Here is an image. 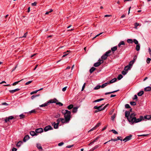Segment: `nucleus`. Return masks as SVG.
<instances>
[{
    "instance_id": "1",
    "label": "nucleus",
    "mask_w": 151,
    "mask_h": 151,
    "mask_svg": "<svg viewBox=\"0 0 151 151\" xmlns=\"http://www.w3.org/2000/svg\"><path fill=\"white\" fill-rule=\"evenodd\" d=\"M136 114L132 113L131 114V117H132L131 120H130V123L133 124L134 123H137L141 122L142 120H144L143 119V116H140L139 118L136 119L135 117Z\"/></svg>"
},
{
    "instance_id": "2",
    "label": "nucleus",
    "mask_w": 151,
    "mask_h": 151,
    "mask_svg": "<svg viewBox=\"0 0 151 151\" xmlns=\"http://www.w3.org/2000/svg\"><path fill=\"white\" fill-rule=\"evenodd\" d=\"M62 113L64 114V118L66 119V121L68 120L69 121L71 117L70 112L67 110H63L62 111Z\"/></svg>"
},
{
    "instance_id": "3",
    "label": "nucleus",
    "mask_w": 151,
    "mask_h": 151,
    "mask_svg": "<svg viewBox=\"0 0 151 151\" xmlns=\"http://www.w3.org/2000/svg\"><path fill=\"white\" fill-rule=\"evenodd\" d=\"M111 51L110 50H109L107 51L105 54L103 55L101 57V58L102 60H105L107 58V57L110 55V53L111 52Z\"/></svg>"
},
{
    "instance_id": "4",
    "label": "nucleus",
    "mask_w": 151,
    "mask_h": 151,
    "mask_svg": "<svg viewBox=\"0 0 151 151\" xmlns=\"http://www.w3.org/2000/svg\"><path fill=\"white\" fill-rule=\"evenodd\" d=\"M125 116L126 117L129 122L130 123V120L132 119V117H131V114L130 115V112L128 111H126L125 113Z\"/></svg>"
},
{
    "instance_id": "5",
    "label": "nucleus",
    "mask_w": 151,
    "mask_h": 151,
    "mask_svg": "<svg viewBox=\"0 0 151 151\" xmlns=\"http://www.w3.org/2000/svg\"><path fill=\"white\" fill-rule=\"evenodd\" d=\"M104 62V61L102 60H101V59H99L98 62L95 63L94 64L93 66L95 67H97L99 66L101 63H103Z\"/></svg>"
},
{
    "instance_id": "6",
    "label": "nucleus",
    "mask_w": 151,
    "mask_h": 151,
    "mask_svg": "<svg viewBox=\"0 0 151 151\" xmlns=\"http://www.w3.org/2000/svg\"><path fill=\"white\" fill-rule=\"evenodd\" d=\"M14 119V117L12 116H10L8 117H6L5 119V122L6 123L8 122H9L10 120H12Z\"/></svg>"
},
{
    "instance_id": "7",
    "label": "nucleus",
    "mask_w": 151,
    "mask_h": 151,
    "mask_svg": "<svg viewBox=\"0 0 151 151\" xmlns=\"http://www.w3.org/2000/svg\"><path fill=\"white\" fill-rule=\"evenodd\" d=\"M53 128L50 125H48L46 126L44 128V130L45 132H46L50 130H52Z\"/></svg>"
},
{
    "instance_id": "8",
    "label": "nucleus",
    "mask_w": 151,
    "mask_h": 151,
    "mask_svg": "<svg viewBox=\"0 0 151 151\" xmlns=\"http://www.w3.org/2000/svg\"><path fill=\"white\" fill-rule=\"evenodd\" d=\"M132 137V135H130L126 137L125 138H124L123 139V141H124L125 142H126L127 141H128L131 139V137Z\"/></svg>"
},
{
    "instance_id": "9",
    "label": "nucleus",
    "mask_w": 151,
    "mask_h": 151,
    "mask_svg": "<svg viewBox=\"0 0 151 151\" xmlns=\"http://www.w3.org/2000/svg\"><path fill=\"white\" fill-rule=\"evenodd\" d=\"M43 129L42 128H39L36 129L35 130V132L36 133H41L43 132Z\"/></svg>"
},
{
    "instance_id": "10",
    "label": "nucleus",
    "mask_w": 151,
    "mask_h": 151,
    "mask_svg": "<svg viewBox=\"0 0 151 151\" xmlns=\"http://www.w3.org/2000/svg\"><path fill=\"white\" fill-rule=\"evenodd\" d=\"M101 124L100 123H97L95 127H94L93 128L90 129V130H89L88 132L92 131L94 129H96L97 128L99 127L101 125Z\"/></svg>"
},
{
    "instance_id": "11",
    "label": "nucleus",
    "mask_w": 151,
    "mask_h": 151,
    "mask_svg": "<svg viewBox=\"0 0 151 151\" xmlns=\"http://www.w3.org/2000/svg\"><path fill=\"white\" fill-rule=\"evenodd\" d=\"M52 125L53 126L54 128L55 129H57L58 128L59 124L58 123H56L55 122L52 123Z\"/></svg>"
},
{
    "instance_id": "12",
    "label": "nucleus",
    "mask_w": 151,
    "mask_h": 151,
    "mask_svg": "<svg viewBox=\"0 0 151 151\" xmlns=\"http://www.w3.org/2000/svg\"><path fill=\"white\" fill-rule=\"evenodd\" d=\"M58 101L56 99H54L53 100H50L49 101H47V102L49 103V105L50 103H56V101Z\"/></svg>"
},
{
    "instance_id": "13",
    "label": "nucleus",
    "mask_w": 151,
    "mask_h": 151,
    "mask_svg": "<svg viewBox=\"0 0 151 151\" xmlns=\"http://www.w3.org/2000/svg\"><path fill=\"white\" fill-rule=\"evenodd\" d=\"M61 122L63 123H68L69 121L68 120L66 121V119L65 118V119H64L61 118Z\"/></svg>"
},
{
    "instance_id": "14",
    "label": "nucleus",
    "mask_w": 151,
    "mask_h": 151,
    "mask_svg": "<svg viewBox=\"0 0 151 151\" xmlns=\"http://www.w3.org/2000/svg\"><path fill=\"white\" fill-rule=\"evenodd\" d=\"M150 117L151 116L150 115L145 116L144 117L143 116V120H144L145 119H147V120H150L151 119V117Z\"/></svg>"
},
{
    "instance_id": "15",
    "label": "nucleus",
    "mask_w": 151,
    "mask_h": 151,
    "mask_svg": "<svg viewBox=\"0 0 151 151\" xmlns=\"http://www.w3.org/2000/svg\"><path fill=\"white\" fill-rule=\"evenodd\" d=\"M20 89L19 88H16L14 90H10L9 91L10 93H13L16 92L17 91L20 90Z\"/></svg>"
},
{
    "instance_id": "16",
    "label": "nucleus",
    "mask_w": 151,
    "mask_h": 151,
    "mask_svg": "<svg viewBox=\"0 0 151 151\" xmlns=\"http://www.w3.org/2000/svg\"><path fill=\"white\" fill-rule=\"evenodd\" d=\"M49 105V103L47 102L39 106L40 107H44L47 106Z\"/></svg>"
},
{
    "instance_id": "17",
    "label": "nucleus",
    "mask_w": 151,
    "mask_h": 151,
    "mask_svg": "<svg viewBox=\"0 0 151 151\" xmlns=\"http://www.w3.org/2000/svg\"><path fill=\"white\" fill-rule=\"evenodd\" d=\"M29 136L28 135H26L24 137V138L23 139V141L24 142H25L28 139H29Z\"/></svg>"
},
{
    "instance_id": "18",
    "label": "nucleus",
    "mask_w": 151,
    "mask_h": 151,
    "mask_svg": "<svg viewBox=\"0 0 151 151\" xmlns=\"http://www.w3.org/2000/svg\"><path fill=\"white\" fill-rule=\"evenodd\" d=\"M104 105V104H102L101 106H98L97 110L99 111L103 110L104 109V108H102L103 106Z\"/></svg>"
},
{
    "instance_id": "19",
    "label": "nucleus",
    "mask_w": 151,
    "mask_h": 151,
    "mask_svg": "<svg viewBox=\"0 0 151 151\" xmlns=\"http://www.w3.org/2000/svg\"><path fill=\"white\" fill-rule=\"evenodd\" d=\"M144 90L147 91H150L151 90V87L150 86H147L144 88Z\"/></svg>"
},
{
    "instance_id": "20",
    "label": "nucleus",
    "mask_w": 151,
    "mask_h": 151,
    "mask_svg": "<svg viewBox=\"0 0 151 151\" xmlns=\"http://www.w3.org/2000/svg\"><path fill=\"white\" fill-rule=\"evenodd\" d=\"M30 134L32 136H36L37 135V134L34 131H31L30 132Z\"/></svg>"
},
{
    "instance_id": "21",
    "label": "nucleus",
    "mask_w": 151,
    "mask_h": 151,
    "mask_svg": "<svg viewBox=\"0 0 151 151\" xmlns=\"http://www.w3.org/2000/svg\"><path fill=\"white\" fill-rule=\"evenodd\" d=\"M125 43L124 41H122L120 42L118 45V46L120 47L121 45H124Z\"/></svg>"
},
{
    "instance_id": "22",
    "label": "nucleus",
    "mask_w": 151,
    "mask_h": 151,
    "mask_svg": "<svg viewBox=\"0 0 151 151\" xmlns=\"http://www.w3.org/2000/svg\"><path fill=\"white\" fill-rule=\"evenodd\" d=\"M37 147L39 149L42 150V146L40 144L37 143Z\"/></svg>"
},
{
    "instance_id": "23",
    "label": "nucleus",
    "mask_w": 151,
    "mask_h": 151,
    "mask_svg": "<svg viewBox=\"0 0 151 151\" xmlns=\"http://www.w3.org/2000/svg\"><path fill=\"white\" fill-rule=\"evenodd\" d=\"M23 142L22 141H19L17 144L16 146L18 147H20L22 144Z\"/></svg>"
},
{
    "instance_id": "24",
    "label": "nucleus",
    "mask_w": 151,
    "mask_h": 151,
    "mask_svg": "<svg viewBox=\"0 0 151 151\" xmlns=\"http://www.w3.org/2000/svg\"><path fill=\"white\" fill-rule=\"evenodd\" d=\"M131 68V67L130 66H129L127 65L125 67L124 70H125L127 71L128 70H130Z\"/></svg>"
},
{
    "instance_id": "25",
    "label": "nucleus",
    "mask_w": 151,
    "mask_h": 151,
    "mask_svg": "<svg viewBox=\"0 0 151 151\" xmlns=\"http://www.w3.org/2000/svg\"><path fill=\"white\" fill-rule=\"evenodd\" d=\"M78 108L77 107H75L73 108L72 110V112L75 113L77 112Z\"/></svg>"
},
{
    "instance_id": "26",
    "label": "nucleus",
    "mask_w": 151,
    "mask_h": 151,
    "mask_svg": "<svg viewBox=\"0 0 151 151\" xmlns=\"http://www.w3.org/2000/svg\"><path fill=\"white\" fill-rule=\"evenodd\" d=\"M96 68L94 67H92L90 70V73H92L95 70Z\"/></svg>"
},
{
    "instance_id": "27",
    "label": "nucleus",
    "mask_w": 151,
    "mask_h": 151,
    "mask_svg": "<svg viewBox=\"0 0 151 151\" xmlns=\"http://www.w3.org/2000/svg\"><path fill=\"white\" fill-rule=\"evenodd\" d=\"M117 80L116 78H114L110 81L109 83H111L115 82Z\"/></svg>"
},
{
    "instance_id": "28",
    "label": "nucleus",
    "mask_w": 151,
    "mask_h": 151,
    "mask_svg": "<svg viewBox=\"0 0 151 151\" xmlns=\"http://www.w3.org/2000/svg\"><path fill=\"white\" fill-rule=\"evenodd\" d=\"M140 44H139L136 45V50L137 51H139L140 50Z\"/></svg>"
},
{
    "instance_id": "29",
    "label": "nucleus",
    "mask_w": 151,
    "mask_h": 151,
    "mask_svg": "<svg viewBox=\"0 0 151 151\" xmlns=\"http://www.w3.org/2000/svg\"><path fill=\"white\" fill-rule=\"evenodd\" d=\"M127 41L128 43L132 44L133 42V40L132 39H129L127 40Z\"/></svg>"
},
{
    "instance_id": "30",
    "label": "nucleus",
    "mask_w": 151,
    "mask_h": 151,
    "mask_svg": "<svg viewBox=\"0 0 151 151\" xmlns=\"http://www.w3.org/2000/svg\"><path fill=\"white\" fill-rule=\"evenodd\" d=\"M134 60H132L130 62L129 65H128V66H130L131 67L132 66V65L134 63Z\"/></svg>"
},
{
    "instance_id": "31",
    "label": "nucleus",
    "mask_w": 151,
    "mask_h": 151,
    "mask_svg": "<svg viewBox=\"0 0 151 151\" xmlns=\"http://www.w3.org/2000/svg\"><path fill=\"white\" fill-rule=\"evenodd\" d=\"M144 93V91H141L138 92L137 93V95L139 96H141Z\"/></svg>"
},
{
    "instance_id": "32",
    "label": "nucleus",
    "mask_w": 151,
    "mask_h": 151,
    "mask_svg": "<svg viewBox=\"0 0 151 151\" xmlns=\"http://www.w3.org/2000/svg\"><path fill=\"white\" fill-rule=\"evenodd\" d=\"M109 83H106L102 85L101 86V88H103L106 86L107 85L109 84Z\"/></svg>"
},
{
    "instance_id": "33",
    "label": "nucleus",
    "mask_w": 151,
    "mask_h": 151,
    "mask_svg": "<svg viewBox=\"0 0 151 151\" xmlns=\"http://www.w3.org/2000/svg\"><path fill=\"white\" fill-rule=\"evenodd\" d=\"M117 49V46H114L111 48V50L112 52L115 51Z\"/></svg>"
},
{
    "instance_id": "34",
    "label": "nucleus",
    "mask_w": 151,
    "mask_h": 151,
    "mask_svg": "<svg viewBox=\"0 0 151 151\" xmlns=\"http://www.w3.org/2000/svg\"><path fill=\"white\" fill-rule=\"evenodd\" d=\"M23 79H22L20 81H16V82H15L14 83L12 84V85L13 86H15L18 83H19V82H20L21 81H22V80H23Z\"/></svg>"
},
{
    "instance_id": "35",
    "label": "nucleus",
    "mask_w": 151,
    "mask_h": 151,
    "mask_svg": "<svg viewBox=\"0 0 151 151\" xmlns=\"http://www.w3.org/2000/svg\"><path fill=\"white\" fill-rule=\"evenodd\" d=\"M40 95V94H38L36 95H33L31 97V99H33L39 96Z\"/></svg>"
},
{
    "instance_id": "36",
    "label": "nucleus",
    "mask_w": 151,
    "mask_h": 151,
    "mask_svg": "<svg viewBox=\"0 0 151 151\" xmlns=\"http://www.w3.org/2000/svg\"><path fill=\"white\" fill-rule=\"evenodd\" d=\"M116 114H114L113 115L111 116V120L112 121H114V119L116 117Z\"/></svg>"
},
{
    "instance_id": "37",
    "label": "nucleus",
    "mask_w": 151,
    "mask_h": 151,
    "mask_svg": "<svg viewBox=\"0 0 151 151\" xmlns=\"http://www.w3.org/2000/svg\"><path fill=\"white\" fill-rule=\"evenodd\" d=\"M73 105L70 104V105L68 106L67 108L69 109H72V108H73Z\"/></svg>"
},
{
    "instance_id": "38",
    "label": "nucleus",
    "mask_w": 151,
    "mask_h": 151,
    "mask_svg": "<svg viewBox=\"0 0 151 151\" xmlns=\"http://www.w3.org/2000/svg\"><path fill=\"white\" fill-rule=\"evenodd\" d=\"M133 42H134V43L136 45H138L139 44L138 43V41L135 39H134L133 40Z\"/></svg>"
},
{
    "instance_id": "39",
    "label": "nucleus",
    "mask_w": 151,
    "mask_h": 151,
    "mask_svg": "<svg viewBox=\"0 0 151 151\" xmlns=\"http://www.w3.org/2000/svg\"><path fill=\"white\" fill-rule=\"evenodd\" d=\"M122 78H123L121 74H119V76L117 77V79L119 80H120Z\"/></svg>"
},
{
    "instance_id": "40",
    "label": "nucleus",
    "mask_w": 151,
    "mask_h": 151,
    "mask_svg": "<svg viewBox=\"0 0 151 151\" xmlns=\"http://www.w3.org/2000/svg\"><path fill=\"white\" fill-rule=\"evenodd\" d=\"M101 87V86L100 85H98L96 86L94 88V89L97 90L98 89H99Z\"/></svg>"
},
{
    "instance_id": "41",
    "label": "nucleus",
    "mask_w": 151,
    "mask_h": 151,
    "mask_svg": "<svg viewBox=\"0 0 151 151\" xmlns=\"http://www.w3.org/2000/svg\"><path fill=\"white\" fill-rule=\"evenodd\" d=\"M130 104L132 105L135 106L136 104V103L134 101H131L130 102Z\"/></svg>"
},
{
    "instance_id": "42",
    "label": "nucleus",
    "mask_w": 151,
    "mask_h": 151,
    "mask_svg": "<svg viewBox=\"0 0 151 151\" xmlns=\"http://www.w3.org/2000/svg\"><path fill=\"white\" fill-rule=\"evenodd\" d=\"M151 60V59L150 58H148L147 59L146 61L147 63L149 64L150 63V61Z\"/></svg>"
},
{
    "instance_id": "43",
    "label": "nucleus",
    "mask_w": 151,
    "mask_h": 151,
    "mask_svg": "<svg viewBox=\"0 0 151 151\" xmlns=\"http://www.w3.org/2000/svg\"><path fill=\"white\" fill-rule=\"evenodd\" d=\"M111 131L114 134H118L117 132L114 129H112L111 130Z\"/></svg>"
},
{
    "instance_id": "44",
    "label": "nucleus",
    "mask_w": 151,
    "mask_h": 151,
    "mask_svg": "<svg viewBox=\"0 0 151 151\" xmlns=\"http://www.w3.org/2000/svg\"><path fill=\"white\" fill-rule=\"evenodd\" d=\"M56 104L60 106H61L63 105V104L60 102H56Z\"/></svg>"
},
{
    "instance_id": "45",
    "label": "nucleus",
    "mask_w": 151,
    "mask_h": 151,
    "mask_svg": "<svg viewBox=\"0 0 151 151\" xmlns=\"http://www.w3.org/2000/svg\"><path fill=\"white\" fill-rule=\"evenodd\" d=\"M125 107L126 108L128 109L130 108V106L129 104H126L125 105Z\"/></svg>"
},
{
    "instance_id": "46",
    "label": "nucleus",
    "mask_w": 151,
    "mask_h": 151,
    "mask_svg": "<svg viewBox=\"0 0 151 151\" xmlns=\"http://www.w3.org/2000/svg\"><path fill=\"white\" fill-rule=\"evenodd\" d=\"M25 116L23 114H22L19 115V117H20V119H22Z\"/></svg>"
},
{
    "instance_id": "47",
    "label": "nucleus",
    "mask_w": 151,
    "mask_h": 151,
    "mask_svg": "<svg viewBox=\"0 0 151 151\" xmlns=\"http://www.w3.org/2000/svg\"><path fill=\"white\" fill-rule=\"evenodd\" d=\"M114 109H112L110 112L109 113V114L110 115H111L114 112Z\"/></svg>"
},
{
    "instance_id": "48",
    "label": "nucleus",
    "mask_w": 151,
    "mask_h": 151,
    "mask_svg": "<svg viewBox=\"0 0 151 151\" xmlns=\"http://www.w3.org/2000/svg\"><path fill=\"white\" fill-rule=\"evenodd\" d=\"M139 25V24L138 23H136L134 24V28H137V26Z\"/></svg>"
},
{
    "instance_id": "49",
    "label": "nucleus",
    "mask_w": 151,
    "mask_h": 151,
    "mask_svg": "<svg viewBox=\"0 0 151 151\" xmlns=\"http://www.w3.org/2000/svg\"><path fill=\"white\" fill-rule=\"evenodd\" d=\"M99 136L97 137L95 139L93 140V142H96L97 140H98L99 139Z\"/></svg>"
},
{
    "instance_id": "50",
    "label": "nucleus",
    "mask_w": 151,
    "mask_h": 151,
    "mask_svg": "<svg viewBox=\"0 0 151 151\" xmlns=\"http://www.w3.org/2000/svg\"><path fill=\"white\" fill-rule=\"evenodd\" d=\"M38 91H37V90H36V91H33V92H31V93H30V94H31V95H32V94H33L36 93H37Z\"/></svg>"
},
{
    "instance_id": "51",
    "label": "nucleus",
    "mask_w": 151,
    "mask_h": 151,
    "mask_svg": "<svg viewBox=\"0 0 151 151\" xmlns=\"http://www.w3.org/2000/svg\"><path fill=\"white\" fill-rule=\"evenodd\" d=\"M114 93V91H111V92H110L106 93H105V95H107V94H110L112 93Z\"/></svg>"
},
{
    "instance_id": "52",
    "label": "nucleus",
    "mask_w": 151,
    "mask_h": 151,
    "mask_svg": "<svg viewBox=\"0 0 151 151\" xmlns=\"http://www.w3.org/2000/svg\"><path fill=\"white\" fill-rule=\"evenodd\" d=\"M60 121H61V118H58V119H57V123H58V124H59V123Z\"/></svg>"
},
{
    "instance_id": "53",
    "label": "nucleus",
    "mask_w": 151,
    "mask_h": 151,
    "mask_svg": "<svg viewBox=\"0 0 151 151\" xmlns=\"http://www.w3.org/2000/svg\"><path fill=\"white\" fill-rule=\"evenodd\" d=\"M32 82V81H29L25 83V85H28L31 83Z\"/></svg>"
},
{
    "instance_id": "54",
    "label": "nucleus",
    "mask_w": 151,
    "mask_h": 151,
    "mask_svg": "<svg viewBox=\"0 0 151 151\" xmlns=\"http://www.w3.org/2000/svg\"><path fill=\"white\" fill-rule=\"evenodd\" d=\"M85 84H86V83H85L83 84V86H82V89H81V91H83V90L84 89V88H85Z\"/></svg>"
},
{
    "instance_id": "55",
    "label": "nucleus",
    "mask_w": 151,
    "mask_h": 151,
    "mask_svg": "<svg viewBox=\"0 0 151 151\" xmlns=\"http://www.w3.org/2000/svg\"><path fill=\"white\" fill-rule=\"evenodd\" d=\"M122 138L121 137H117V140H120L121 141H122V139H120V138Z\"/></svg>"
},
{
    "instance_id": "56",
    "label": "nucleus",
    "mask_w": 151,
    "mask_h": 151,
    "mask_svg": "<svg viewBox=\"0 0 151 151\" xmlns=\"http://www.w3.org/2000/svg\"><path fill=\"white\" fill-rule=\"evenodd\" d=\"M148 51L149 53V54L150 55V57L151 58V50L150 48H148Z\"/></svg>"
},
{
    "instance_id": "57",
    "label": "nucleus",
    "mask_w": 151,
    "mask_h": 151,
    "mask_svg": "<svg viewBox=\"0 0 151 151\" xmlns=\"http://www.w3.org/2000/svg\"><path fill=\"white\" fill-rule=\"evenodd\" d=\"M64 143L63 142H61L58 144V145L59 146H60L62 145H63Z\"/></svg>"
},
{
    "instance_id": "58",
    "label": "nucleus",
    "mask_w": 151,
    "mask_h": 151,
    "mask_svg": "<svg viewBox=\"0 0 151 151\" xmlns=\"http://www.w3.org/2000/svg\"><path fill=\"white\" fill-rule=\"evenodd\" d=\"M37 3L36 2H34L32 4V6H36L37 5Z\"/></svg>"
},
{
    "instance_id": "59",
    "label": "nucleus",
    "mask_w": 151,
    "mask_h": 151,
    "mask_svg": "<svg viewBox=\"0 0 151 151\" xmlns=\"http://www.w3.org/2000/svg\"><path fill=\"white\" fill-rule=\"evenodd\" d=\"M35 112H36V111H35V109L32 110L30 111V113H35Z\"/></svg>"
},
{
    "instance_id": "60",
    "label": "nucleus",
    "mask_w": 151,
    "mask_h": 151,
    "mask_svg": "<svg viewBox=\"0 0 151 151\" xmlns=\"http://www.w3.org/2000/svg\"><path fill=\"white\" fill-rule=\"evenodd\" d=\"M27 32H26V33L24 34V35L22 37H21V38L25 37L27 35Z\"/></svg>"
},
{
    "instance_id": "61",
    "label": "nucleus",
    "mask_w": 151,
    "mask_h": 151,
    "mask_svg": "<svg viewBox=\"0 0 151 151\" xmlns=\"http://www.w3.org/2000/svg\"><path fill=\"white\" fill-rule=\"evenodd\" d=\"M67 88V87L66 86V87H65L64 88H63V89H62V91H65L66 90V88Z\"/></svg>"
},
{
    "instance_id": "62",
    "label": "nucleus",
    "mask_w": 151,
    "mask_h": 151,
    "mask_svg": "<svg viewBox=\"0 0 151 151\" xmlns=\"http://www.w3.org/2000/svg\"><path fill=\"white\" fill-rule=\"evenodd\" d=\"M122 74L123 75H125L127 74V72L124 71H123L122 72Z\"/></svg>"
},
{
    "instance_id": "63",
    "label": "nucleus",
    "mask_w": 151,
    "mask_h": 151,
    "mask_svg": "<svg viewBox=\"0 0 151 151\" xmlns=\"http://www.w3.org/2000/svg\"><path fill=\"white\" fill-rule=\"evenodd\" d=\"M137 95H134V98H133V99H137Z\"/></svg>"
},
{
    "instance_id": "64",
    "label": "nucleus",
    "mask_w": 151,
    "mask_h": 151,
    "mask_svg": "<svg viewBox=\"0 0 151 151\" xmlns=\"http://www.w3.org/2000/svg\"><path fill=\"white\" fill-rule=\"evenodd\" d=\"M17 149L14 147H13L12 150V151H17Z\"/></svg>"
}]
</instances>
